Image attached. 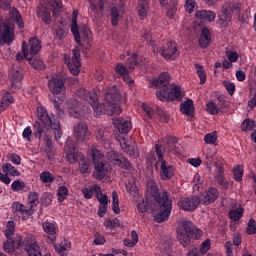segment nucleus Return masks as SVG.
Listing matches in <instances>:
<instances>
[{
  "instance_id": "48",
  "label": "nucleus",
  "mask_w": 256,
  "mask_h": 256,
  "mask_svg": "<svg viewBox=\"0 0 256 256\" xmlns=\"http://www.w3.org/2000/svg\"><path fill=\"white\" fill-rule=\"evenodd\" d=\"M28 203L30 204L31 211H33V207L39 205V193L30 192L28 195Z\"/></svg>"
},
{
  "instance_id": "23",
  "label": "nucleus",
  "mask_w": 256,
  "mask_h": 256,
  "mask_svg": "<svg viewBox=\"0 0 256 256\" xmlns=\"http://www.w3.org/2000/svg\"><path fill=\"white\" fill-rule=\"evenodd\" d=\"M115 71L117 75L122 77L123 81L127 83L128 85H131L133 83V79L129 76V67L126 65H123L121 63L116 64Z\"/></svg>"
},
{
  "instance_id": "39",
  "label": "nucleus",
  "mask_w": 256,
  "mask_h": 256,
  "mask_svg": "<svg viewBox=\"0 0 256 256\" xmlns=\"http://www.w3.org/2000/svg\"><path fill=\"white\" fill-rule=\"evenodd\" d=\"M194 67L200 79V85H205V83H207V72L205 71V68L201 64L197 63L194 65Z\"/></svg>"
},
{
  "instance_id": "19",
  "label": "nucleus",
  "mask_w": 256,
  "mask_h": 256,
  "mask_svg": "<svg viewBox=\"0 0 256 256\" xmlns=\"http://www.w3.org/2000/svg\"><path fill=\"white\" fill-rule=\"evenodd\" d=\"M219 199V190L215 187H209L205 192L201 194L200 203L202 205H211Z\"/></svg>"
},
{
  "instance_id": "64",
  "label": "nucleus",
  "mask_w": 256,
  "mask_h": 256,
  "mask_svg": "<svg viewBox=\"0 0 256 256\" xmlns=\"http://www.w3.org/2000/svg\"><path fill=\"white\" fill-rule=\"evenodd\" d=\"M31 135H33V130H31V126H27L22 132V137L23 139L31 141Z\"/></svg>"
},
{
  "instance_id": "47",
  "label": "nucleus",
  "mask_w": 256,
  "mask_h": 256,
  "mask_svg": "<svg viewBox=\"0 0 256 256\" xmlns=\"http://www.w3.org/2000/svg\"><path fill=\"white\" fill-rule=\"evenodd\" d=\"M229 218L232 221H239L243 217V208H235L228 212Z\"/></svg>"
},
{
  "instance_id": "53",
  "label": "nucleus",
  "mask_w": 256,
  "mask_h": 256,
  "mask_svg": "<svg viewBox=\"0 0 256 256\" xmlns=\"http://www.w3.org/2000/svg\"><path fill=\"white\" fill-rule=\"evenodd\" d=\"M206 111H208V113L210 115H219V106H217V104H215V102L210 101L207 105H206Z\"/></svg>"
},
{
  "instance_id": "52",
  "label": "nucleus",
  "mask_w": 256,
  "mask_h": 256,
  "mask_svg": "<svg viewBox=\"0 0 256 256\" xmlns=\"http://www.w3.org/2000/svg\"><path fill=\"white\" fill-rule=\"evenodd\" d=\"M233 177L238 183H241V181H243V166L234 167Z\"/></svg>"
},
{
  "instance_id": "49",
  "label": "nucleus",
  "mask_w": 256,
  "mask_h": 256,
  "mask_svg": "<svg viewBox=\"0 0 256 256\" xmlns=\"http://www.w3.org/2000/svg\"><path fill=\"white\" fill-rule=\"evenodd\" d=\"M217 138V131H213L204 136V142L206 145H215V143H217Z\"/></svg>"
},
{
  "instance_id": "40",
  "label": "nucleus",
  "mask_w": 256,
  "mask_h": 256,
  "mask_svg": "<svg viewBox=\"0 0 256 256\" xmlns=\"http://www.w3.org/2000/svg\"><path fill=\"white\" fill-rule=\"evenodd\" d=\"M70 115H72V117H75L76 119H80V117L83 116L81 108L79 107V101H72V104L70 106Z\"/></svg>"
},
{
  "instance_id": "3",
  "label": "nucleus",
  "mask_w": 256,
  "mask_h": 256,
  "mask_svg": "<svg viewBox=\"0 0 256 256\" xmlns=\"http://www.w3.org/2000/svg\"><path fill=\"white\" fill-rule=\"evenodd\" d=\"M171 75L169 72H162L158 78L152 80V87L160 89L156 91V97L160 101H181L183 95L181 87L170 84Z\"/></svg>"
},
{
  "instance_id": "7",
  "label": "nucleus",
  "mask_w": 256,
  "mask_h": 256,
  "mask_svg": "<svg viewBox=\"0 0 256 256\" xmlns=\"http://www.w3.org/2000/svg\"><path fill=\"white\" fill-rule=\"evenodd\" d=\"M48 89L54 95L50 99L56 111H59L61 103L67 99L65 94V80L61 77H53L48 81Z\"/></svg>"
},
{
  "instance_id": "11",
  "label": "nucleus",
  "mask_w": 256,
  "mask_h": 256,
  "mask_svg": "<svg viewBox=\"0 0 256 256\" xmlns=\"http://www.w3.org/2000/svg\"><path fill=\"white\" fill-rule=\"evenodd\" d=\"M19 247H24L28 256H51V253H41V247L35 241V236L27 234L23 240L18 241Z\"/></svg>"
},
{
  "instance_id": "35",
  "label": "nucleus",
  "mask_w": 256,
  "mask_h": 256,
  "mask_svg": "<svg viewBox=\"0 0 256 256\" xmlns=\"http://www.w3.org/2000/svg\"><path fill=\"white\" fill-rule=\"evenodd\" d=\"M111 25L112 27H117L119 25V19H121V9L117 7H112L110 9Z\"/></svg>"
},
{
  "instance_id": "8",
  "label": "nucleus",
  "mask_w": 256,
  "mask_h": 256,
  "mask_svg": "<svg viewBox=\"0 0 256 256\" xmlns=\"http://www.w3.org/2000/svg\"><path fill=\"white\" fill-rule=\"evenodd\" d=\"M92 164L94 166V171L92 177L98 181H103L107 175H109V166L107 165V160L105 155H103L99 150L92 149Z\"/></svg>"
},
{
  "instance_id": "16",
  "label": "nucleus",
  "mask_w": 256,
  "mask_h": 256,
  "mask_svg": "<svg viewBox=\"0 0 256 256\" xmlns=\"http://www.w3.org/2000/svg\"><path fill=\"white\" fill-rule=\"evenodd\" d=\"M23 77H25V70L19 66H13L10 71L12 89H21Z\"/></svg>"
},
{
  "instance_id": "37",
  "label": "nucleus",
  "mask_w": 256,
  "mask_h": 256,
  "mask_svg": "<svg viewBox=\"0 0 256 256\" xmlns=\"http://www.w3.org/2000/svg\"><path fill=\"white\" fill-rule=\"evenodd\" d=\"M88 3L93 13H99L105 9L107 0H98V4H95V0H88Z\"/></svg>"
},
{
  "instance_id": "12",
  "label": "nucleus",
  "mask_w": 256,
  "mask_h": 256,
  "mask_svg": "<svg viewBox=\"0 0 256 256\" xmlns=\"http://www.w3.org/2000/svg\"><path fill=\"white\" fill-rule=\"evenodd\" d=\"M71 33L74 36V39L78 45L83 46L82 41H91V30L87 26H82L81 32H79V25L77 24V12H73L72 24H71Z\"/></svg>"
},
{
  "instance_id": "21",
  "label": "nucleus",
  "mask_w": 256,
  "mask_h": 256,
  "mask_svg": "<svg viewBox=\"0 0 256 256\" xmlns=\"http://www.w3.org/2000/svg\"><path fill=\"white\" fill-rule=\"evenodd\" d=\"M114 125L121 135H127V133L133 129V124H131V121L123 118L116 119L114 121Z\"/></svg>"
},
{
  "instance_id": "51",
  "label": "nucleus",
  "mask_w": 256,
  "mask_h": 256,
  "mask_svg": "<svg viewBox=\"0 0 256 256\" xmlns=\"http://www.w3.org/2000/svg\"><path fill=\"white\" fill-rule=\"evenodd\" d=\"M22 53L16 54V61H23V59L29 57V46H27L26 42H22Z\"/></svg>"
},
{
  "instance_id": "1",
  "label": "nucleus",
  "mask_w": 256,
  "mask_h": 256,
  "mask_svg": "<svg viewBox=\"0 0 256 256\" xmlns=\"http://www.w3.org/2000/svg\"><path fill=\"white\" fill-rule=\"evenodd\" d=\"M76 97L91 105L95 117H101V115H121V106L117 104V101L121 99V93H119L116 86L108 88L105 95V103L102 104H99V94L97 92H90L85 88H79L76 91Z\"/></svg>"
},
{
  "instance_id": "25",
  "label": "nucleus",
  "mask_w": 256,
  "mask_h": 256,
  "mask_svg": "<svg viewBox=\"0 0 256 256\" xmlns=\"http://www.w3.org/2000/svg\"><path fill=\"white\" fill-rule=\"evenodd\" d=\"M137 13L141 21L147 19V15H149V0H138Z\"/></svg>"
},
{
  "instance_id": "62",
  "label": "nucleus",
  "mask_w": 256,
  "mask_h": 256,
  "mask_svg": "<svg viewBox=\"0 0 256 256\" xmlns=\"http://www.w3.org/2000/svg\"><path fill=\"white\" fill-rule=\"evenodd\" d=\"M165 140H166V144L168 145V151H171L172 149L171 145H175L176 143L179 142V139L177 137L169 136V135L165 137Z\"/></svg>"
},
{
  "instance_id": "55",
  "label": "nucleus",
  "mask_w": 256,
  "mask_h": 256,
  "mask_svg": "<svg viewBox=\"0 0 256 256\" xmlns=\"http://www.w3.org/2000/svg\"><path fill=\"white\" fill-rule=\"evenodd\" d=\"M246 233L248 235H256V221L254 218L249 219Z\"/></svg>"
},
{
  "instance_id": "33",
  "label": "nucleus",
  "mask_w": 256,
  "mask_h": 256,
  "mask_svg": "<svg viewBox=\"0 0 256 256\" xmlns=\"http://www.w3.org/2000/svg\"><path fill=\"white\" fill-rule=\"evenodd\" d=\"M114 163L116 165H119L121 169H125L126 171H131L133 167L131 165V162H129V160H127V158L123 157L122 155H116L114 157Z\"/></svg>"
},
{
  "instance_id": "14",
  "label": "nucleus",
  "mask_w": 256,
  "mask_h": 256,
  "mask_svg": "<svg viewBox=\"0 0 256 256\" xmlns=\"http://www.w3.org/2000/svg\"><path fill=\"white\" fill-rule=\"evenodd\" d=\"M12 217L14 221H27L31 215H33V210L28 209L27 206L23 205L21 202H13L12 204Z\"/></svg>"
},
{
  "instance_id": "15",
  "label": "nucleus",
  "mask_w": 256,
  "mask_h": 256,
  "mask_svg": "<svg viewBox=\"0 0 256 256\" xmlns=\"http://www.w3.org/2000/svg\"><path fill=\"white\" fill-rule=\"evenodd\" d=\"M199 205H201V198L199 196H189L181 198L178 201L179 209H182V211H188L189 213L195 211Z\"/></svg>"
},
{
  "instance_id": "31",
  "label": "nucleus",
  "mask_w": 256,
  "mask_h": 256,
  "mask_svg": "<svg viewBox=\"0 0 256 256\" xmlns=\"http://www.w3.org/2000/svg\"><path fill=\"white\" fill-rule=\"evenodd\" d=\"M180 111L183 113V115L191 117V115L195 112V105L193 104V101L188 99L184 103H181Z\"/></svg>"
},
{
  "instance_id": "27",
  "label": "nucleus",
  "mask_w": 256,
  "mask_h": 256,
  "mask_svg": "<svg viewBox=\"0 0 256 256\" xmlns=\"http://www.w3.org/2000/svg\"><path fill=\"white\" fill-rule=\"evenodd\" d=\"M199 45L202 49H207L211 45V32L209 28H203L199 38Z\"/></svg>"
},
{
  "instance_id": "6",
  "label": "nucleus",
  "mask_w": 256,
  "mask_h": 256,
  "mask_svg": "<svg viewBox=\"0 0 256 256\" xmlns=\"http://www.w3.org/2000/svg\"><path fill=\"white\" fill-rule=\"evenodd\" d=\"M176 231L183 247H189L191 245V239L198 241L203 236V230L197 228L190 220H182Z\"/></svg>"
},
{
  "instance_id": "28",
  "label": "nucleus",
  "mask_w": 256,
  "mask_h": 256,
  "mask_svg": "<svg viewBox=\"0 0 256 256\" xmlns=\"http://www.w3.org/2000/svg\"><path fill=\"white\" fill-rule=\"evenodd\" d=\"M10 20L13 23H16L18 29H23L25 27V22H23V17L21 16V12L17 10V8L10 9Z\"/></svg>"
},
{
  "instance_id": "59",
  "label": "nucleus",
  "mask_w": 256,
  "mask_h": 256,
  "mask_svg": "<svg viewBox=\"0 0 256 256\" xmlns=\"http://www.w3.org/2000/svg\"><path fill=\"white\" fill-rule=\"evenodd\" d=\"M223 86L225 87L228 94L231 96L235 95V83L229 81H223Z\"/></svg>"
},
{
  "instance_id": "2",
  "label": "nucleus",
  "mask_w": 256,
  "mask_h": 256,
  "mask_svg": "<svg viewBox=\"0 0 256 256\" xmlns=\"http://www.w3.org/2000/svg\"><path fill=\"white\" fill-rule=\"evenodd\" d=\"M37 117L39 121L33 124V135L36 139H41L45 135V127L53 129L55 141L59 142V139L63 136V131H61V123L59 120L55 119V115L47 113V109L43 106L37 108Z\"/></svg>"
},
{
  "instance_id": "34",
  "label": "nucleus",
  "mask_w": 256,
  "mask_h": 256,
  "mask_svg": "<svg viewBox=\"0 0 256 256\" xmlns=\"http://www.w3.org/2000/svg\"><path fill=\"white\" fill-rule=\"evenodd\" d=\"M11 103H15V98H13V95H11V93L4 92L0 100V109H7V107H9Z\"/></svg>"
},
{
  "instance_id": "36",
  "label": "nucleus",
  "mask_w": 256,
  "mask_h": 256,
  "mask_svg": "<svg viewBox=\"0 0 256 256\" xmlns=\"http://www.w3.org/2000/svg\"><path fill=\"white\" fill-rule=\"evenodd\" d=\"M39 180L44 185L51 184L55 181V175H53L49 170H45L40 173Z\"/></svg>"
},
{
  "instance_id": "41",
  "label": "nucleus",
  "mask_w": 256,
  "mask_h": 256,
  "mask_svg": "<svg viewBox=\"0 0 256 256\" xmlns=\"http://www.w3.org/2000/svg\"><path fill=\"white\" fill-rule=\"evenodd\" d=\"M255 127H256L255 120L251 118H247L241 124V131H243L244 133H247V131H253Z\"/></svg>"
},
{
  "instance_id": "63",
  "label": "nucleus",
  "mask_w": 256,
  "mask_h": 256,
  "mask_svg": "<svg viewBox=\"0 0 256 256\" xmlns=\"http://www.w3.org/2000/svg\"><path fill=\"white\" fill-rule=\"evenodd\" d=\"M5 253H13L15 251V243L13 241L4 242Z\"/></svg>"
},
{
  "instance_id": "13",
  "label": "nucleus",
  "mask_w": 256,
  "mask_h": 256,
  "mask_svg": "<svg viewBox=\"0 0 256 256\" xmlns=\"http://www.w3.org/2000/svg\"><path fill=\"white\" fill-rule=\"evenodd\" d=\"M159 53L166 61H175L179 57V45H177V42L170 40L159 48Z\"/></svg>"
},
{
  "instance_id": "4",
  "label": "nucleus",
  "mask_w": 256,
  "mask_h": 256,
  "mask_svg": "<svg viewBox=\"0 0 256 256\" xmlns=\"http://www.w3.org/2000/svg\"><path fill=\"white\" fill-rule=\"evenodd\" d=\"M148 187L152 197L155 199L158 205V213L155 214L154 221H156V223H163L171 216V211L173 210V200L171 199L169 192L165 190L159 192L157 184L152 183Z\"/></svg>"
},
{
  "instance_id": "46",
  "label": "nucleus",
  "mask_w": 256,
  "mask_h": 256,
  "mask_svg": "<svg viewBox=\"0 0 256 256\" xmlns=\"http://www.w3.org/2000/svg\"><path fill=\"white\" fill-rule=\"evenodd\" d=\"M30 65L37 71H43L45 69V63L39 58H28Z\"/></svg>"
},
{
  "instance_id": "56",
  "label": "nucleus",
  "mask_w": 256,
  "mask_h": 256,
  "mask_svg": "<svg viewBox=\"0 0 256 256\" xmlns=\"http://www.w3.org/2000/svg\"><path fill=\"white\" fill-rule=\"evenodd\" d=\"M209 249H211V239H206L205 241H203L200 245V248L198 249V251L202 254V255H206V253L209 251Z\"/></svg>"
},
{
  "instance_id": "58",
  "label": "nucleus",
  "mask_w": 256,
  "mask_h": 256,
  "mask_svg": "<svg viewBox=\"0 0 256 256\" xmlns=\"http://www.w3.org/2000/svg\"><path fill=\"white\" fill-rule=\"evenodd\" d=\"M216 181L218 185H220L221 189H229V181H227L225 176L216 175Z\"/></svg>"
},
{
  "instance_id": "45",
  "label": "nucleus",
  "mask_w": 256,
  "mask_h": 256,
  "mask_svg": "<svg viewBox=\"0 0 256 256\" xmlns=\"http://www.w3.org/2000/svg\"><path fill=\"white\" fill-rule=\"evenodd\" d=\"M2 171L4 173H9L12 177H19L20 173L15 166H12L11 163H6L2 166Z\"/></svg>"
},
{
  "instance_id": "42",
  "label": "nucleus",
  "mask_w": 256,
  "mask_h": 256,
  "mask_svg": "<svg viewBox=\"0 0 256 256\" xmlns=\"http://www.w3.org/2000/svg\"><path fill=\"white\" fill-rule=\"evenodd\" d=\"M71 249V242L68 240H63L58 246H56V251L59 253V255H67L66 251H69Z\"/></svg>"
},
{
  "instance_id": "26",
  "label": "nucleus",
  "mask_w": 256,
  "mask_h": 256,
  "mask_svg": "<svg viewBox=\"0 0 256 256\" xmlns=\"http://www.w3.org/2000/svg\"><path fill=\"white\" fill-rule=\"evenodd\" d=\"M196 19H201L202 21H207L208 23H211L215 21V17H217V14L211 10H197L195 12Z\"/></svg>"
},
{
  "instance_id": "30",
  "label": "nucleus",
  "mask_w": 256,
  "mask_h": 256,
  "mask_svg": "<svg viewBox=\"0 0 256 256\" xmlns=\"http://www.w3.org/2000/svg\"><path fill=\"white\" fill-rule=\"evenodd\" d=\"M153 209H155L153 202L148 198L141 200L137 204V210L139 213H148V211H153Z\"/></svg>"
},
{
  "instance_id": "44",
  "label": "nucleus",
  "mask_w": 256,
  "mask_h": 256,
  "mask_svg": "<svg viewBox=\"0 0 256 256\" xmlns=\"http://www.w3.org/2000/svg\"><path fill=\"white\" fill-rule=\"evenodd\" d=\"M69 195V189L67 186H60L57 189V200L58 203H63L65 199H67V196Z\"/></svg>"
},
{
  "instance_id": "50",
  "label": "nucleus",
  "mask_w": 256,
  "mask_h": 256,
  "mask_svg": "<svg viewBox=\"0 0 256 256\" xmlns=\"http://www.w3.org/2000/svg\"><path fill=\"white\" fill-rule=\"evenodd\" d=\"M104 227L107 229H117V227H121V221L118 218L107 219L104 222Z\"/></svg>"
},
{
  "instance_id": "5",
  "label": "nucleus",
  "mask_w": 256,
  "mask_h": 256,
  "mask_svg": "<svg viewBox=\"0 0 256 256\" xmlns=\"http://www.w3.org/2000/svg\"><path fill=\"white\" fill-rule=\"evenodd\" d=\"M64 151L68 163L73 165L78 161L79 172L82 175H89V173H91V161L79 153V148H77V144H75L74 141H68L64 147Z\"/></svg>"
},
{
  "instance_id": "60",
  "label": "nucleus",
  "mask_w": 256,
  "mask_h": 256,
  "mask_svg": "<svg viewBox=\"0 0 256 256\" xmlns=\"http://www.w3.org/2000/svg\"><path fill=\"white\" fill-rule=\"evenodd\" d=\"M195 0H185V11L187 13H193L195 11Z\"/></svg>"
},
{
  "instance_id": "61",
  "label": "nucleus",
  "mask_w": 256,
  "mask_h": 256,
  "mask_svg": "<svg viewBox=\"0 0 256 256\" xmlns=\"http://www.w3.org/2000/svg\"><path fill=\"white\" fill-rule=\"evenodd\" d=\"M105 236L99 232L94 235V245H105Z\"/></svg>"
},
{
  "instance_id": "24",
  "label": "nucleus",
  "mask_w": 256,
  "mask_h": 256,
  "mask_svg": "<svg viewBox=\"0 0 256 256\" xmlns=\"http://www.w3.org/2000/svg\"><path fill=\"white\" fill-rule=\"evenodd\" d=\"M159 3L162 7H165V9L168 10L167 16L170 17V19H173L177 12V0H159Z\"/></svg>"
},
{
  "instance_id": "18",
  "label": "nucleus",
  "mask_w": 256,
  "mask_h": 256,
  "mask_svg": "<svg viewBox=\"0 0 256 256\" xmlns=\"http://www.w3.org/2000/svg\"><path fill=\"white\" fill-rule=\"evenodd\" d=\"M0 39L8 45L13 43V40L15 39V28L12 24L6 22L3 25H0Z\"/></svg>"
},
{
  "instance_id": "54",
  "label": "nucleus",
  "mask_w": 256,
  "mask_h": 256,
  "mask_svg": "<svg viewBox=\"0 0 256 256\" xmlns=\"http://www.w3.org/2000/svg\"><path fill=\"white\" fill-rule=\"evenodd\" d=\"M139 65V61L137 60V54H132L130 58L127 59L126 61V66L128 69H135Z\"/></svg>"
},
{
  "instance_id": "32",
  "label": "nucleus",
  "mask_w": 256,
  "mask_h": 256,
  "mask_svg": "<svg viewBox=\"0 0 256 256\" xmlns=\"http://www.w3.org/2000/svg\"><path fill=\"white\" fill-rule=\"evenodd\" d=\"M36 15L41 19V21H43V23H45V25H51V11H49V9H41L38 7Z\"/></svg>"
},
{
  "instance_id": "17",
  "label": "nucleus",
  "mask_w": 256,
  "mask_h": 256,
  "mask_svg": "<svg viewBox=\"0 0 256 256\" xmlns=\"http://www.w3.org/2000/svg\"><path fill=\"white\" fill-rule=\"evenodd\" d=\"M73 55L71 60L66 61V65L72 73V75L77 76L79 75L80 69H81V54L79 53V50L74 49L72 51Z\"/></svg>"
},
{
  "instance_id": "57",
  "label": "nucleus",
  "mask_w": 256,
  "mask_h": 256,
  "mask_svg": "<svg viewBox=\"0 0 256 256\" xmlns=\"http://www.w3.org/2000/svg\"><path fill=\"white\" fill-rule=\"evenodd\" d=\"M41 201L46 207L51 205L53 203V194L51 192H44L41 196Z\"/></svg>"
},
{
  "instance_id": "29",
  "label": "nucleus",
  "mask_w": 256,
  "mask_h": 256,
  "mask_svg": "<svg viewBox=\"0 0 256 256\" xmlns=\"http://www.w3.org/2000/svg\"><path fill=\"white\" fill-rule=\"evenodd\" d=\"M27 47L29 55H37L41 51V41L37 37L30 38Z\"/></svg>"
},
{
  "instance_id": "22",
  "label": "nucleus",
  "mask_w": 256,
  "mask_h": 256,
  "mask_svg": "<svg viewBox=\"0 0 256 256\" xmlns=\"http://www.w3.org/2000/svg\"><path fill=\"white\" fill-rule=\"evenodd\" d=\"M119 143L121 149H123V151L127 153V155H129V157H139V153H137L136 144H129V142H127V140H125L124 137H122V139L119 140Z\"/></svg>"
},
{
  "instance_id": "10",
  "label": "nucleus",
  "mask_w": 256,
  "mask_h": 256,
  "mask_svg": "<svg viewBox=\"0 0 256 256\" xmlns=\"http://www.w3.org/2000/svg\"><path fill=\"white\" fill-rule=\"evenodd\" d=\"M240 11V3L226 2L222 6L221 13L218 16V25H220V27H229V23L231 19H233V13H240Z\"/></svg>"
},
{
  "instance_id": "38",
  "label": "nucleus",
  "mask_w": 256,
  "mask_h": 256,
  "mask_svg": "<svg viewBox=\"0 0 256 256\" xmlns=\"http://www.w3.org/2000/svg\"><path fill=\"white\" fill-rule=\"evenodd\" d=\"M11 189L12 191H14V193H19L21 191L27 193V191H29L27 184L21 180H15L14 182H12Z\"/></svg>"
},
{
  "instance_id": "9",
  "label": "nucleus",
  "mask_w": 256,
  "mask_h": 256,
  "mask_svg": "<svg viewBox=\"0 0 256 256\" xmlns=\"http://www.w3.org/2000/svg\"><path fill=\"white\" fill-rule=\"evenodd\" d=\"M156 157L158 159L157 165H160V177L163 181L173 179L175 175V168L173 165L168 164L165 160V146L162 144H155L154 146Z\"/></svg>"
},
{
  "instance_id": "43",
  "label": "nucleus",
  "mask_w": 256,
  "mask_h": 256,
  "mask_svg": "<svg viewBox=\"0 0 256 256\" xmlns=\"http://www.w3.org/2000/svg\"><path fill=\"white\" fill-rule=\"evenodd\" d=\"M43 231L47 233V235H55L57 233V224L54 222H44L43 225Z\"/></svg>"
},
{
  "instance_id": "20",
  "label": "nucleus",
  "mask_w": 256,
  "mask_h": 256,
  "mask_svg": "<svg viewBox=\"0 0 256 256\" xmlns=\"http://www.w3.org/2000/svg\"><path fill=\"white\" fill-rule=\"evenodd\" d=\"M89 135V126L87 123L80 122L76 126H74V137L77 141H85L87 136Z\"/></svg>"
}]
</instances>
